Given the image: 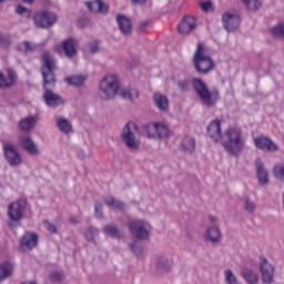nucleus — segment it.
<instances>
[{"label": "nucleus", "mask_w": 284, "mask_h": 284, "mask_svg": "<svg viewBox=\"0 0 284 284\" xmlns=\"http://www.w3.org/2000/svg\"><path fill=\"white\" fill-rule=\"evenodd\" d=\"M153 99H154V103H155L158 110H160V112H168V110L170 108V101L168 100V97H165L164 94H161V93H155Z\"/></svg>", "instance_id": "bb28decb"}, {"label": "nucleus", "mask_w": 284, "mask_h": 284, "mask_svg": "<svg viewBox=\"0 0 284 284\" xmlns=\"http://www.w3.org/2000/svg\"><path fill=\"white\" fill-rule=\"evenodd\" d=\"M12 272H14V265L10 262H4L0 264V282L8 278V276H12Z\"/></svg>", "instance_id": "2f4dec72"}, {"label": "nucleus", "mask_w": 284, "mask_h": 284, "mask_svg": "<svg viewBox=\"0 0 284 284\" xmlns=\"http://www.w3.org/2000/svg\"><path fill=\"white\" fill-rule=\"evenodd\" d=\"M273 174L275 179H278L284 183V165L283 164H277L273 169Z\"/></svg>", "instance_id": "a19ab883"}, {"label": "nucleus", "mask_w": 284, "mask_h": 284, "mask_svg": "<svg viewBox=\"0 0 284 284\" xmlns=\"http://www.w3.org/2000/svg\"><path fill=\"white\" fill-rule=\"evenodd\" d=\"M59 52H64L68 59L77 57V42L74 39L69 38L62 42V45L58 47Z\"/></svg>", "instance_id": "412c9836"}, {"label": "nucleus", "mask_w": 284, "mask_h": 284, "mask_svg": "<svg viewBox=\"0 0 284 284\" xmlns=\"http://www.w3.org/2000/svg\"><path fill=\"white\" fill-rule=\"evenodd\" d=\"M178 88H179V90H181V92H185L190 88V82L187 80L179 81Z\"/></svg>", "instance_id": "09e8293b"}, {"label": "nucleus", "mask_w": 284, "mask_h": 284, "mask_svg": "<svg viewBox=\"0 0 284 284\" xmlns=\"http://www.w3.org/2000/svg\"><path fill=\"white\" fill-rule=\"evenodd\" d=\"M121 140L129 150L136 151L140 148L141 140H139V126L136 123L129 122L123 126Z\"/></svg>", "instance_id": "0eeeda50"}, {"label": "nucleus", "mask_w": 284, "mask_h": 284, "mask_svg": "<svg viewBox=\"0 0 284 284\" xmlns=\"http://www.w3.org/2000/svg\"><path fill=\"white\" fill-rule=\"evenodd\" d=\"M18 81L17 72L12 69H7L3 72H0V89L6 90L16 85Z\"/></svg>", "instance_id": "2eb2a0df"}, {"label": "nucleus", "mask_w": 284, "mask_h": 284, "mask_svg": "<svg viewBox=\"0 0 284 284\" xmlns=\"http://www.w3.org/2000/svg\"><path fill=\"white\" fill-rule=\"evenodd\" d=\"M37 28H52L57 23V16L54 13L42 11L33 17Z\"/></svg>", "instance_id": "f8f14e48"}, {"label": "nucleus", "mask_w": 284, "mask_h": 284, "mask_svg": "<svg viewBox=\"0 0 284 284\" xmlns=\"http://www.w3.org/2000/svg\"><path fill=\"white\" fill-rule=\"evenodd\" d=\"M42 225H43L44 230H48V232H50L51 234H57V226H54V224L50 223V221L43 220Z\"/></svg>", "instance_id": "a18cd8bd"}, {"label": "nucleus", "mask_w": 284, "mask_h": 284, "mask_svg": "<svg viewBox=\"0 0 284 284\" xmlns=\"http://www.w3.org/2000/svg\"><path fill=\"white\" fill-rule=\"evenodd\" d=\"M94 212H95V216L98 219H101V216H103V204L97 202L94 205Z\"/></svg>", "instance_id": "49530a36"}, {"label": "nucleus", "mask_w": 284, "mask_h": 284, "mask_svg": "<svg viewBox=\"0 0 284 284\" xmlns=\"http://www.w3.org/2000/svg\"><path fill=\"white\" fill-rule=\"evenodd\" d=\"M255 170L256 179L260 185H267L270 183V173L267 172V169H265V165L260 159L255 161Z\"/></svg>", "instance_id": "6ab92c4d"}, {"label": "nucleus", "mask_w": 284, "mask_h": 284, "mask_svg": "<svg viewBox=\"0 0 284 284\" xmlns=\"http://www.w3.org/2000/svg\"><path fill=\"white\" fill-rule=\"evenodd\" d=\"M200 8H202L203 12H210L212 10V1L206 0L201 2Z\"/></svg>", "instance_id": "3c124183"}, {"label": "nucleus", "mask_w": 284, "mask_h": 284, "mask_svg": "<svg viewBox=\"0 0 284 284\" xmlns=\"http://www.w3.org/2000/svg\"><path fill=\"white\" fill-rule=\"evenodd\" d=\"M192 85L203 105H206V108H214V105H216V101H219V91H210L207 85H205V82L201 79H193Z\"/></svg>", "instance_id": "39448f33"}, {"label": "nucleus", "mask_w": 284, "mask_h": 284, "mask_svg": "<svg viewBox=\"0 0 284 284\" xmlns=\"http://www.w3.org/2000/svg\"><path fill=\"white\" fill-rule=\"evenodd\" d=\"M273 37L277 39H284V23H280L272 29Z\"/></svg>", "instance_id": "79ce46f5"}, {"label": "nucleus", "mask_w": 284, "mask_h": 284, "mask_svg": "<svg viewBox=\"0 0 284 284\" xmlns=\"http://www.w3.org/2000/svg\"><path fill=\"white\" fill-rule=\"evenodd\" d=\"M119 97H121V99H124L126 101H134V99L139 98V91L136 89H132V88H123L121 89V84H120V90L118 91Z\"/></svg>", "instance_id": "cd10ccee"}, {"label": "nucleus", "mask_w": 284, "mask_h": 284, "mask_svg": "<svg viewBox=\"0 0 284 284\" xmlns=\"http://www.w3.org/2000/svg\"><path fill=\"white\" fill-rule=\"evenodd\" d=\"M193 63L199 74H210L214 70V60L205 53V45L199 43L193 54Z\"/></svg>", "instance_id": "20e7f679"}, {"label": "nucleus", "mask_w": 284, "mask_h": 284, "mask_svg": "<svg viewBox=\"0 0 284 284\" xmlns=\"http://www.w3.org/2000/svg\"><path fill=\"white\" fill-rule=\"evenodd\" d=\"M87 80L88 77L85 75H72L64 79L65 83L69 85H74L75 88H81Z\"/></svg>", "instance_id": "72a5a7b5"}, {"label": "nucleus", "mask_w": 284, "mask_h": 284, "mask_svg": "<svg viewBox=\"0 0 284 284\" xmlns=\"http://www.w3.org/2000/svg\"><path fill=\"white\" fill-rule=\"evenodd\" d=\"M224 281L226 284H241V282H239V277H236L234 272L230 268L224 271Z\"/></svg>", "instance_id": "4c0bfd02"}, {"label": "nucleus", "mask_w": 284, "mask_h": 284, "mask_svg": "<svg viewBox=\"0 0 284 284\" xmlns=\"http://www.w3.org/2000/svg\"><path fill=\"white\" fill-rule=\"evenodd\" d=\"M128 227L130 234L136 241H148L150 239V232H152V226L149 222L144 220H130L128 222Z\"/></svg>", "instance_id": "6e6552de"}, {"label": "nucleus", "mask_w": 284, "mask_h": 284, "mask_svg": "<svg viewBox=\"0 0 284 284\" xmlns=\"http://www.w3.org/2000/svg\"><path fill=\"white\" fill-rule=\"evenodd\" d=\"M0 48L2 50H8L10 48V40H8L6 37L0 36Z\"/></svg>", "instance_id": "8fccbe9b"}, {"label": "nucleus", "mask_w": 284, "mask_h": 284, "mask_svg": "<svg viewBox=\"0 0 284 284\" xmlns=\"http://www.w3.org/2000/svg\"><path fill=\"white\" fill-rule=\"evenodd\" d=\"M241 274L245 283L258 284V281H260L258 273H256V271L252 270L251 267H243L241 270Z\"/></svg>", "instance_id": "b1692460"}, {"label": "nucleus", "mask_w": 284, "mask_h": 284, "mask_svg": "<svg viewBox=\"0 0 284 284\" xmlns=\"http://www.w3.org/2000/svg\"><path fill=\"white\" fill-rule=\"evenodd\" d=\"M242 205L248 214H254L256 212V203L252 201L250 197L242 199Z\"/></svg>", "instance_id": "c9c22d12"}, {"label": "nucleus", "mask_w": 284, "mask_h": 284, "mask_svg": "<svg viewBox=\"0 0 284 284\" xmlns=\"http://www.w3.org/2000/svg\"><path fill=\"white\" fill-rule=\"evenodd\" d=\"M84 52L87 54H97L99 52V42L98 41H91L84 47Z\"/></svg>", "instance_id": "ea45409f"}, {"label": "nucleus", "mask_w": 284, "mask_h": 284, "mask_svg": "<svg viewBox=\"0 0 284 284\" xmlns=\"http://www.w3.org/2000/svg\"><path fill=\"white\" fill-rule=\"evenodd\" d=\"M57 68V61L50 53L44 52L42 55V69L41 74L43 79V101L49 105V108H57L63 103V99L59 94L54 93L52 90L57 83L54 79V69Z\"/></svg>", "instance_id": "f257e3e1"}, {"label": "nucleus", "mask_w": 284, "mask_h": 284, "mask_svg": "<svg viewBox=\"0 0 284 284\" xmlns=\"http://www.w3.org/2000/svg\"><path fill=\"white\" fill-rule=\"evenodd\" d=\"M116 23L122 34H130L132 32V21L125 16L118 14Z\"/></svg>", "instance_id": "5701e85b"}, {"label": "nucleus", "mask_w": 284, "mask_h": 284, "mask_svg": "<svg viewBox=\"0 0 284 284\" xmlns=\"http://www.w3.org/2000/svg\"><path fill=\"white\" fill-rule=\"evenodd\" d=\"M209 222L211 223V225H219V217L214 216V215H210L209 216Z\"/></svg>", "instance_id": "864d4df0"}, {"label": "nucleus", "mask_w": 284, "mask_h": 284, "mask_svg": "<svg viewBox=\"0 0 284 284\" xmlns=\"http://www.w3.org/2000/svg\"><path fill=\"white\" fill-rule=\"evenodd\" d=\"M37 115H30L20 121L19 126L22 132H30L37 125Z\"/></svg>", "instance_id": "c85d7f7f"}, {"label": "nucleus", "mask_w": 284, "mask_h": 284, "mask_svg": "<svg viewBox=\"0 0 284 284\" xmlns=\"http://www.w3.org/2000/svg\"><path fill=\"white\" fill-rule=\"evenodd\" d=\"M69 222L72 224V225H77L79 223V221L77 220V217H71L69 220Z\"/></svg>", "instance_id": "5fc2aeb1"}, {"label": "nucleus", "mask_w": 284, "mask_h": 284, "mask_svg": "<svg viewBox=\"0 0 284 284\" xmlns=\"http://www.w3.org/2000/svg\"><path fill=\"white\" fill-rule=\"evenodd\" d=\"M221 239H223V233H221V227H219V225H209L204 231L203 240L206 243L215 245L216 243H221Z\"/></svg>", "instance_id": "4468645a"}, {"label": "nucleus", "mask_w": 284, "mask_h": 284, "mask_svg": "<svg viewBox=\"0 0 284 284\" xmlns=\"http://www.w3.org/2000/svg\"><path fill=\"white\" fill-rule=\"evenodd\" d=\"M133 3H140V4H143L145 3V0H132Z\"/></svg>", "instance_id": "6e6d98bb"}, {"label": "nucleus", "mask_w": 284, "mask_h": 284, "mask_svg": "<svg viewBox=\"0 0 284 284\" xmlns=\"http://www.w3.org/2000/svg\"><path fill=\"white\" fill-rule=\"evenodd\" d=\"M246 10H250V12H256L258 8H261L262 3L261 0H241Z\"/></svg>", "instance_id": "e433bc0d"}, {"label": "nucleus", "mask_w": 284, "mask_h": 284, "mask_svg": "<svg viewBox=\"0 0 284 284\" xmlns=\"http://www.w3.org/2000/svg\"><path fill=\"white\" fill-rule=\"evenodd\" d=\"M55 124L58 130L62 132V134H70L72 132V123H70V120L59 116L55 119Z\"/></svg>", "instance_id": "c756f323"}, {"label": "nucleus", "mask_w": 284, "mask_h": 284, "mask_svg": "<svg viewBox=\"0 0 284 284\" xmlns=\"http://www.w3.org/2000/svg\"><path fill=\"white\" fill-rule=\"evenodd\" d=\"M181 148L184 152L192 154L196 150V140L192 136H184L181 142Z\"/></svg>", "instance_id": "7c9ffc66"}, {"label": "nucleus", "mask_w": 284, "mask_h": 284, "mask_svg": "<svg viewBox=\"0 0 284 284\" xmlns=\"http://www.w3.org/2000/svg\"><path fill=\"white\" fill-rule=\"evenodd\" d=\"M196 28V19L192 17L184 18L178 26V30L181 34H190L192 30Z\"/></svg>", "instance_id": "4be33fe9"}, {"label": "nucleus", "mask_w": 284, "mask_h": 284, "mask_svg": "<svg viewBox=\"0 0 284 284\" xmlns=\"http://www.w3.org/2000/svg\"><path fill=\"white\" fill-rule=\"evenodd\" d=\"M223 148L229 154L239 156L245 148L243 132L239 129L230 128L224 132Z\"/></svg>", "instance_id": "f03ea898"}, {"label": "nucleus", "mask_w": 284, "mask_h": 284, "mask_svg": "<svg viewBox=\"0 0 284 284\" xmlns=\"http://www.w3.org/2000/svg\"><path fill=\"white\" fill-rule=\"evenodd\" d=\"M143 134L148 139H160L163 141V139H170L172 131H170V126H168V124L163 122H154L144 125Z\"/></svg>", "instance_id": "1a4fd4ad"}, {"label": "nucleus", "mask_w": 284, "mask_h": 284, "mask_svg": "<svg viewBox=\"0 0 284 284\" xmlns=\"http://www.w3.org/2000/svg\"><path fill=\"white\" fill-rule=\"evenodd\" d=\"M121 90V81L116 74H106L102 78L99 84V97L102 101H110L119 94Z\"/></svg>", "instance_id": "7ed1b4c3"}, {"label": "nucleus", "mask_w": 284, "mask_h": 284, "mask_svg": "<svg viewBox=\"0 0 284 284\" xmlns=\"http://www.w3.org/2000/svg\"><path fill=\"white\" fill-rule=\"evenodd\" d=\"M26 207H28V202L20 199L8 205V225L9 227H19L21 221H23V214L26 213Z\"/></svg>", "instance_id": "423d86ee"}, {"label": "nucleus", "mask_w": 284, "mask_h": 284, "mask_svg": "<svg viewBox=\"0 0 284 284\" xmlns=\"http://www.w3.org/2000/svg\"><path fill=\"white\" fill-rule=\"evenodd\" d=\"M3 1H6V0H0V3H3Z\"/></svg>", "instance_id": "bf43d9fd"}, {"label": "nucleus", "mask_w": 284, "mask_h": 284, "mask_svg": "<svg viewBox=\"0 0 284 284\" xmlns=\"http://www.w3.org/2000/svg\"><path fill=\"white\" fill-rule=\"evenodd\" d=\"M131 252H133V254H135V256H141V254L143 253V246H141V244H139V242L134 241L133 243H131L129 245Z\"/></svg>", "instance_id": "37998d69"}, {"label": "nucleus", "mask_w": 284, "mask_h": 284, "mask_svg": "<svg viewBox=\"0 0 284 284\" xmlns=\"http://www.w3.org/2000/svg\"><path fill=\"white\" fill-rule=\"evenodd\" d=\"M19 143L20 146L24 149V151L28 152V154H30L31 156H37V154H39V148L34 143L32 138L28 135H22L19 139Z\"/></svg>", "instance_id": "a211bd4d"}, {"label": "nucleus", "mask_w": 284, "mask_h": 284, "mask_svg": "<svg viewBox=\"0 0 284 284\" xmlns=\"http://www.w3.org/2000/svg\"><path fill=\"white\" fill-rule=\"evenodd\" d=\"M51 281H53L54 283H61V281H63V273L61 272L51 273Z\"/></svg>", "instance_id": "de8ad7c7"}, {"label": "nucleus", "mask_w": 284, "mask_h": 284, "mask_svg": "<svg viewBox=\"0 0 284 284\" xmlns=\"http://www.w3.org/2000/svg\"><path fill=\"white\" fill-rule=\"evenodd\" d=\"M105 205L110 207V210H120V212H123V210L126 209L125 204L113 196H109L104 200Z\"/></svg>", "instance_id": "473e14b6"}, {"label": "nucleus", "mask_w": 284, "mask_h": 284, "mask_svg": "<svg viewBox=\"0 0 284 284\" xmlns=\"http://www.w3.org/2000/svg\"><path fill=\"white\" fill-rule=\"evenodd\" d=\"M23 3H32V0H22Z\"/></svg>", "instance_id": "13d9d810"}, {"label": "nucleus", "mask_w": 284, "mask_h": 284, "mask_svg": "<svg viewBox=\"0 0 284 284\" xmlns=\"http://www.w3.org/2000/svg\"><path fill=\"white\" fill-rule=\"evenodd\" d=\"M254 145L264 152H276V150H278V145H276L274 141L263 136L254 138Z\"/></svg>", "instance_id": "f3484780"}, {"label": "nucleus", "mask_w": 284, "mask_h": 284, "mask_svg": "<svg viewBox=\"0 0 284 284\" xmlns=\"http://www.w3.org/2000/svg\"><path fill=\"white\" fill-rule=\"evenodd\" d=\"M104 234H109L111 239H121V230L116 224H108L103 227Z\"/></svg>", "instance_id": "f704fd0d"}, {"label": "nucleus", "mask_w": 284, "mask_h": 284, "mask_svg": "<svg viewBox=\"0 0 284 284\" xmlns=\"http://www.w3.org/2000/svg\"><path fill=\"white\" fill-rule=\"evenodd\" d=\"M87 8H89L91 12H99L101 14H105L108 10H110L108 4L103 3L101 0H93L91 2H87Z\"/></svg>", "instance_id": "a878e982"}, {"label": "nucleus", "mask_w": 284, "mask_h": 284, "mask_svg": "<svg viewBox=\"0 0 284 284\" xmlns=\"http://www.w3.org/2000/svg\"><path fill=\"white\" fill-rule=\"evenodd\" d=\"M19 52H32V45H30V42L24 41L17 45Z\"/></svg>", "instance_id": "c03bdc74"}, {"label": "nucleus", "mask_w": 284, "mask_h": 284, "mask_svg": "<svg viewBox=\"0 0 284 284\" xmlns=\"http://www.w3.org/2000/svg\"><path fill=\"white\" fill-rule=\"evenodd\" d=\"M3 152L9 165H11L12 168H17V165H21L22 163L21 153H19L14 144L6 142L3 144Z\"/></svg>", "instance_id": "9b49d317"}, {"label": "nucleus", "mask_w": 284, "mask_h": 284, "mask_svg": "<svg viewBox=\"0 0 284 284\" xmlns=\"http://www.w3.org/2000/svg\"><path fill=\"white\" fill-rule=\"evenodd\" d=\"M174 263L168 256H159L155 261V267L159 272H170Z\"/></svg>", "instance_id": "393cba45"}, {"label": "nucleus", "mask_w": 284, "mask_h": 284, "mask_svg": "<svg viewBox=\"0 0 284 284\" xmlns=\"http://www.w3.org/2000/svg\"><path fill=\"white\" fill-rule=\"evenodd\" d=\"M146 27H148V22H143V23L141 24L142 30H143L144 28H146Z\"/></svg>", "instance_id": "4d7b16f0"}, {"label": "nucleus", "mask_w": 284, "mask_h": 284, "mask_svg": "<svg viewBox=\"0 0 284 284\" xmlns=\"http://www.w3.org/2000/svg\"><path fill=\"white\" fill-rule=\"evenodd\" d=\"M260 272L262 274V282L265 284H273L274 283V274L275 270L272 264L267 262V258L261 257L260 258Z\"/></svg>", "instance_id": "ddd939ff"}, {"label": "nucleus", "mask_w": 284, "mask_h": 284, "mask_svg": "<svg viewBox=\"0 0 284 284\" xmlns=\"http://www.w3.org/2000/svg\"><path fill=\"white\" fill-rule=\"evenodd\" d=\"M221 21L226 32H234L241 26V11L239 9H229L222 13Z\"/></svg>", "instance_id": "9d476101"}, {"label": "nucleus", "mask_w": 284, "mask_h": 284, "mask_svg": "<svg viewBox=\"0 0 284 284\" xmlns=\"http://www.w3.org/2000/svg\"><path fill=\"white\" fill-rule=\"evenodd\" d=\"M37 243H39L37 233L27 232L20 239V247L22 250H32L33 247H37Z\"/></svg>", "instance_id": "aec40b11"}, {"label": "nucleus", "mask_w": 284, "mask_h": 284, "mask_svg": "<svg viewBox=\"0 0 284 284\" xmlns=\"http://www.w3.org/2000/svg\"><path fill=\"white\" fill-rule=\"evenodd\" d=\"M16 12H17L18 14H24V12H28V8H26V7L21 6V4H19V6L16 8Z\"/></svg>", "instance_id": "603ef678"}, {"label": "nucleus", "mask_w": 284, "mask_h": 284, "mask_svg": "<svg viewBox=\"0 0 284 284\" xmlns=\"http://www.w3.org/2000/svg\"><path fill=\"white\" fill-rule=\"evenodd\" d=\"M207 135L210 136L211 141H214V143L223 141V130L221 129V120H213L207 125Z\"/></svg>", "instance_id": "dca6fc26"}, {"label": "nucleus", "mask_w": 284, "mask_h": 284, "mask_svg": "<svg viewBox=\"0 0 284 284\" xmlns=\"http://www.w3.org/2000/svg\"><path fill=\"white\" fill-rule=\"evenodd\" d=\"M84 236H85L87 241H89L90 243H94V239H97V236H99V229H97L94 226H89L87 229V231L84 232Z\"/></svg>", "instance_id": "58836bf2"}]
</instances>
